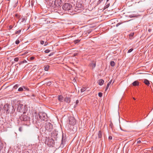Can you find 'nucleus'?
Here are the masks:
<instances>
[{"instance_id":"nucleus-1","label":"nucleus","mask_w":153,"mask_h":153,"mask_svg":"<svg viewBox=\"0 0 153 153\" xmlns=\"http://www.w3.org/2000/svg\"><path fill=\"white\" fill-rule=\"evenodd\" d=\"M3 108L7 114H12L15 111L13 106L10 105L6 104L4 105Z\"/></svg>"},{"instance_id":"nucleus-2","label":"nucleus","mask_w":153,"mask_h":153,"mask_svg":"<svg viewBox=\"0 0 153 153\" xmlns=\"http://www.w3.org/2000/svg\"><path fill=\"white\" fill-rule=\"evenodd\" d=\"M83 5L81 1H77L76 7H75V11L79 12L80 11L83 9Z\"/></svg>"},{"instance_id":"nucleus-3","label":"nucleus","mask_w":153,"mask_h":153,"mask_svg":"<svg viewBox=\"0 0 153 153\" xmlns=\"http://www.w3.org/2000/svg\"><path fill=\"white\" fill-rule=\"evenodd\" d=\"M62 8L64 10H72V6L71 4L66 3L63 6Z\"/></svg>"},{"instance_id":"nucleus-4","label":"nucleus","mask_w":153,"mask_h":153,"mask_svg":"<svg viewBox=\"0 0 153 153\" xmlns=\"http://www.w3.org/2000/svg\"><path fill=\"white\" fill-rule=\"evenodd\" d=\"M69 124L71 126H74L76 124V120L73 117H69Z\"/></svg>"},{"instance_id":"nucleus-5","label":"nucleus","mask_w":153,"mask_h":153,"mask_svg":"<svg viewBox=\"0 0 153 153\" xmlns=\"http://www.w3.org/2000/svg\"><path fill=\"white\" fill-rule=\"evenodd\" d=\"M45 128L48 131H51L53 129V125L51 123H48L46 124Z\"/></svg>"},{"instance_id":"nucleus-6","label":"nucleus","mask_w":153,"mask_h":153,"mask_svg":"<svg viewBox=\"0 0 153 153\" xmlns=\"http://www.w3.org/2000/svg\"><path fill=\"white\" fill-rule=\"evenodd\" d=\"M21 120L23 121H27L30 120V117L27 115L23 114L20 117Z\"/></svg>"},{"instance_id":"nucleus-7","label":"nucleus","mask_w":153,"mask_h":153,"mask_svg":"<svg viewBox=\"0 0 153 153\" xmlns=\"http://www.w3.org/2000/svg\"><path fill=\"white\" fill-rule=\"evenodd\" d=\"M39 117L40 119L42 120L45 121L47 120V115L45 113L41 114H39Z\"/></svg>"},{"instance_id":"nucleus-8","label":"nucleus","mask_w":153,"mask_h":153,"mask_svg":"<svg viewBox=\"0 0 153 153\" xmlns=\"http://www.w3.org/2000/svg\"><path fill=\"white\" fill-rule=\"evenodd\" d=\"M24 105L22 104H19L18 106L17 110L20 112H22L23 109Z\"/></svg>"},{"instance_id":"nucleus-9","label":"nucleus","mask_w":153,"mask_h":153,"mask_svg":"<svg viewBox=\"0 0 153 153\" xmlns=\"http://www.w3.org/2000/svg\"><path fill=\"white\" fill-rule=\"evenodd\" d=\"M62 2L61 0H55L54 4L57 7L60 6Z\"/></svg>"},{"instance_id":"nucleus-10","label":"nucleus","mask_w":153,"mask_h":153,"mask_svg":"<svg viewBox=\"0 0 153 153\" xmlns=\"http://www.w3.org/2000/svg\"><path fill=\"white\" fill-rule=\"evenodd\" d=\"M89 66L92 68V69H94L96 66V62L94 61H92L91 62L89 65Z\"/></svg>"},{"instance_id":"nucleus-11","label":"nucleus","mask_w":153,"mask_h":153,"mask_svg":"<svg viewBox=\"0 0 153 153\" xmlns=\"http://www.w3.org/2000/svg\"><path fill=\"white\" fill-rule=\"evenodd\" d=\"M139 82L137 81H134L132 83L133 85L134 86H138L139 85Z\"/></svg>"},{"instance_id":"nucleus-12","label":"nucleus","mask_w":153,"mask_h":153,"mask_svg":"<svg viewBox=\"0 0 153 153\" xmlns=\"http://www.w3.org/2000/svg\"><path fill=\"white\" fill-rule=\"evenodd\" d=\"M144 82L145 84L148 86H149L150 84V82L147 79H144Z\"/></svg>"},{"instance_id":"nucleus-13","label":"nucleus","mask_w":153,"mask_h":153,"mask_svg":"<svg viewBox=\"0 0 153 153\" xmlns=\"http://www.w3.org/2000/svg\"><path fill=\"white\" fill-rule=\"evenodd\" d=\"M64 100L67 103H69L71 101L70 98L68 97H66L64 99Z\"/></svg>"},{"instance_id":"nucleus-14","label":"nucleus","mask_w":153,"mask_h":153,"mask_svg":"<svg viewBox=\"0 0 153 153\" xmlns=\"http://www.w3.org/2000/svg\"><path fill=\"white\" fill-rule=\"evenodd\" d=\"M104 82V81L102 79H101L99 80L98 84L100 85H102L103 84Z\"/></svg>"},{"instance_id":"nucleus-15","label":"nucleus","mask_w":153,"mask_h":153,"mask_svg":"<svg viewBox=\"0 0 153 153\" xmlns=\"http://www.w3.org/2000/svg\"><path fill=\"white\" fill-rule=\"evenodd\" d=\"M63 97L62 95H60L58 98V100L60 101H62L63 100Z\"/></svg>"},{"instance_id":"nucleus-16","label":"nucleus","mask_w":153,"mask_h":153,"mask_svg":"<svg viewBox=\"0 0 153 153\" xmlns=\"http://www.w3.org/2000/svg\"><path fill=\"white\" fill-rule=\"evenodd\" d=\"M44 68L45 71H48L49 69V66L48 65H46L44 66Z\"/></svg>"},{"instance_id":"nucleus-17","label":"nucleus","mask_w":153,"mask_h":153,"mask_svg":"<svg viewBox=\"0 0 153 153\" xmlns=\"http://www.w3.org/2000/svg\"><path fill=\"white\" fill-rule=\"evenodd\" d=\"M102 136V134L100 131H99L98 132V137L99 138H101Z\"/></svg>"},{"instance_id":"nucleus-18","label":"nucleus","mask_w":153,"mask_h":153,"mask_svg":"<svg viewBox=\"0 0 153 153\" xmlns=\"http://www.w3.org/2000/svg\"><path fill=\"white\" fill-rule=\"evenodd\" d=\"M110 65L112 67L114 66V65H115V62H114V61H111L110 62Z\"/></svg>"},{"instance_id":"nucleus-19","label":"nucleus","mask_w":153,"mask_h":153,"mask_svg":"<svg viewBox=\"0 0 153 153\" xmlns=\"http://www.w3.org/2000/svg\"><path fill=\"white\" fill-rule=\"evenodd\" d=\"M86 88L85 87H83L82 88V89L81 90V92H82L85 91L86 90Z\"/></svg>"},{"instance_id":"nucleus-20","label":"nucleus","mask_w":153,"mask_h":153,"mask_svg":"<svg viewBox=\"0 0 153 153\" xmlns=\"http://www.w3.org/2000/svg\"><path fill=\"white\" fill-rule=\"evenodd\" d=\"M23 88L20 87L19 88L18 91H23Z\"/></svg>"},{"instance_id":"nucleus-21","label":"nucleus","mask_w":153,"mask_h":153,"mask_svg":"<svg viewBox=\"0 0 153 153\" xmlns=\"http://www.w3.org/2000/svg\"><path fill=\"white\" fill-rule=\"evenodd\" d=\"M110 84H108V83L106 87V88H105V91H107V89H108L109 85H110Z\"/></svg>"},{"instance_id":"nucleus-22","label":"nucleus","mask_w":153,"mask_h":153,"mask_svg":"<svg viewBox=\"0 0 153 153\" xmlns=\"http://www.w3.org/2000/svg\"><path fill=\"white\" fill-rule=\"evenodd\" d=\"M140 139V138H139L137 139V143H141V142Z\"/></svg>"},{"instance_id":"nucleus-23","label":"nucleus","mask_w":153,"mask_h":153,"mask_svg":"<svg viewBox=\"0 0 153 153\" xmlns=\"http://www.w3.org/2000/svg\"><path fill=\"white\" fill-rule=\"evenodd\" d=\"M19 60V58L18 57L15 58L14 59V61L16 62H18Z\"/></svg>"},{"instance_id":"nucleus-24","label":"nucleus","mask_w":153,"mask_h":153,"mask_svg":"<svg viewBox=\"0 0 153 153\" xmlns=\"http://www.w3.org/2000/svg\"><path fill=\"white\" fill-rule=\"evenodd\" d=\"M133 50V48H131V49H130L129 50H128V53H130L131 52H132V51Z\"/></svg>"},{"instance_id":"nucleus-25","label":"nucleus","mask_w":153,"mask_h":153,"mask_svg":"<svg viewBox=\"0 0 153 153\" xmlns=\"http://www.w3.org/2000/svg\"><path fill=\"white\" fill-rule=\"evenodd\" d=\"M102 94L101 92H99L98 93V96L99 97H101L102 96Z\"/></svg>"},{"instance_id":"nucleus-26","label":"nucleus","mask_w":153,"mask_h":153,"mask_svg":"<svg viewBox=\"0 0 153 153\" xmlns=\"http://www.w3.org/2000/svg\"><path fill=\"white\" fill-rule=\"evenodd\" d=\"M21 32V30H19L17 31H16V34H19V33H20Z\"/></svg>"},{"instance_id":"nucleus-27","label":"nucleus","mask_w":153,"mask_h":153,"mask_svg":"<svg viewBox=\"0 0 153 153\" xmlns=\"http://www.w3.org/2000/svg\"><path fill=\"white\" fill-rule=\"evenodd\" d=\"M74 42L75 43H76L79 42V40L78 39L76 40H74Z\"/></svg>"},{"instance_id":"nucleus-28","label":"nucleus","mask_w":153,"mask_h":153,"mask_svg":"<svg viewBox=\"0 0 153 153\" xmlns=\"http://www.w3.org/2000/svg\"><path fill=\"white\" fill-rule=\"evenodd\" d=\"M20 42L19 40H17L16 41L15 43L16 44H18Z\"/></svg>"},{"instance_id":"nucleus-29","label":"nucleus","mask_w":153,"mask_h":153,"mask_svg":"<svg viewBox=\"0 0 153 153\" xmlns=\"http://www.w3.org/2000/svg\"><path fill=\"white\" fill-rule=\"evenodd\" d=\"M18 87V85H14L13 87V88L15 89H17Z\"/></svg>"},{"instance_id":"nucleus-30","label":"nucleus","mask_w":153,"mask_h":153,"mask_svg":"<svg viewBox=\"0 0 153 153\" xmlns=\"http://www.w3.org/2000/svg\"><path fill=\"white\" fill-rule=\"evenodd\" d=\"M19 131H20V132H21L22 131V127H19Z\"/></svg>"},{"instance_id":"nucleus-31","label":"nucleus","mask_w":153,"mask_h":153,"mask_svg":"<svg viewBox=\"0 0 153 153\" xmlns=\"http://www.w3.org/2000/svg\"><path fill=\"white\" fill-rule=\"evenodd\" d=\"M50 51L48 49L46 50L45 51V52L46 53H49Z\"/></svg>"},{"instance_id":"nucleus-32","label":"nucleus","mask_w":153,"mask_h":153,"mask_svg":"<svg viewBox=\"0 0 153 153\" xmlns=\"http://www.w3.org/2000/svg\"><path fill=\"white\" fill-rule=\"evenodd\" d=\"M44 43V41L43 40H41L40 41V43L42 45H43Z\"/></svg>"},{"instance_id":"nucleus-33","label":"nucleus","mask_w":153,"mask_h":153,"mask_svg":"<svg viewBox=\"0 0 153 153\" xmlns=\"http://www.w3.org/2000/svg\"><path fill=\"white\" fill-rule=\"evenodd\" d=\"M103 0H99L98 1V4H100L102 1Z\"/></svg>"},{"instance_id":"nucleus-34","label":"nucleus","mask_w":153,"mask_h":153,"mask_svg":"<svg viewBox=\"0 0 153 153\" xmlns=\"http://www.w3.org/2000/svg\"><path fill=\"white\" fill-rule=\"evenodd\" d=\"M112 137L111 136H109L108 137V139L110 140H112Z\"/></svg>"},{"instance_id":"nucleus-35","label":"nucleus","mask_w":153,"mask_h":153,"mask_svg":"<svg viewBox=\"0 0 153 153\" xmlns=\"http://www.w3.org/2000/svg\"><path fill=\"white\" fill-rule=\"evenodd\" d=\"M134 35V33H131L130 34V36H133Z\"/></svg>"},{"instance_id":"nucleus-36","label":"nucleus","mask_w":153,"mask_h":153,"mask_svg":"<svg viewBox=\"0 0 153 153\" xmlns=\"http://www.w3.org/2000/svg\"><path fill=\"white\" fill-rule=\"evenodd\" d=\"M79 102V101L78 100H77L76 101V104H77Z\"/></svg>"},{"instance_id":"nucleus-37","label":"nucleus","mask_w":153,"mask_h":153,"mask_svg":"<svg viewBox=\"0 0 153 153\" xmlns=\"http://www.w3.org/2000/svg\"><path fill=\"white\" fill-rule=\"evenodd\" d=\"M13 26H12V25H10V26H9V29H11L13 28Z\"/></svg>"},{"instance_id":"nucleus-38","label":"nucleus","mask_w":153,"mask_h":153,"mask_svg":"<svg viewBox=\"0 0 153 153\" xmlns=\"http://www.w3.org/2000/svg\"><path fill=\"white\" fill-rule=\"evenodd\" d=\"M48 43L47 42H45L44 45V46H46L48 45Z\"/></svg>"},{"instance_id":"nucleus-39","label":"nucleus","mask_w":153,"mask_h":153,"mask_svg":"<svg viewBox=\"0 0 153 153\" xmlns=\"http://www.w3.org/2000/svg\"><path fill=\"white\" fill-rule=\"evenodd\" d=\"M109 6V4H107L106 6V8H107Z\"/></svg>"},{"instance_id":"nucleus-40","label":"nucleus","mask_w":153,"mask_h":153,"mask_svg":"<svg viewBox=\"0 0 153 153\" xmlns=\"http://www.w3.org/2000/svg\"><path fill=\"white\" fill-rule=\"evenodd\" d=\"M112 80H110V81L108 83L110 85V84H111V82H112Z\"/></svg>"},{"instance_id":"nucleus-41","label":"nucleus","mask_w":153,"mask_h":153,"mask_svg":"<svg viewBox=\"0 0 153 153\" xmlns=\"http://www.w3.org/2000/svg\"><path fill=\"white\" fill-rule=\"evenodd\" d=\"M120 24V23H118V24H117V25H116V26H117V27Z\"/></svg>"},{"instance_id":"nucleus-42","label":"nucleus","mask_w":153,"mask_h":153,"mask_svg":"<svg viewBox=\"0 0 153 153\" xmlns=\"http://www.w3.org/2000/svg\"><path fill=\"white\" fill-rule=\"evenodd\" d=\"M151 30H152L151 29H149L148 30V31L149 32H151Z\"/></svg>"},{"instance_id":"nucleus-43","label":"nucleus","mask_w":153,"mask_h":153,"mask_svg":"<svg viewBox=\"0 0 153 153\" xmlns=\"http://www.w3.org/2000/svg\"><path fill=\"white\" fill-rule=\"evenodd\" d=\"M2 109L1 107V105H0V111H1Z\"/></svg>"},{"instance_id":"nucleus-44","label":"nucleus","mask_w":153,"mask_h":153,"mask_svg":"<svg viewBox=\"0 0 153 153\" xmlns=\"http://www.w3.org/2000/svg\"><path fill=\"white\" fill-rule=\"evenodd\" d=\"M24 63V62H23L22 61L20 62V64H22V63Z\"/></svg>"},{"instance_id":"nucleus-45","label":"nucleus","mask_w":153,"mask_h":153,"mask_svg":"<svg viewBox=\"0 0 153 153\" xmlns=\"http://www.w3.org/2000/svg\"><path fill=\"white\" fill-rule=\"evenodd\" d=\"M30 58H31V59H34V57H31Z\"/></svg>"},{"instance_id":"nucleus-46","label":"nucleus","mask_w":153,"mask_h":153,"mask_svg":"<svg viewBox=\"0 0 153 153\" xmlns=\"http://www.w3.org/2000/svg\"><path fill=\"white\" fill-rule=\"evenodd\" d=\"M76 54H77L74 53V56H76Z\"/></svg>"},{"instance_id":"nucleus-47","label":"nucleus","mask_w":153,"mask_h":153,"mask_svg":"<svg viewBox=\"0 0 153 153\" xmlns=\"http://www.w3.org/2000/svg\"><path fill=\"white\" fill-rule=\"evenodd\" d=\"M133 99L134 100H135L136 99L134 98V97H133Z\"/></svg>"},{"instance_id":"nucleus-48","label":"nucleus","mask_w":153,"mask_h":153,"mask_svg":"<svg viewBox=\"0 0 153 153\" xmlns=\"http://www.w3.org/2000/svg\"><path fill=\"white\" fill-rule=\"evenodd\" d=\"M24 19H25L24 18H23V19H22V20L24 21Z\"/></svg>"},{"instance_id":"nucleus-49","label":"nucleus","mask_w":153,"mask_h":153,"mask_svg":"<svg viewBox=\"0 0 153 153\" xmlns=\"http://www.w3.org/2000/svg\"><path fill=\"white\" fill-rule=\"evenodd\" d=\"M51 83V82H48V84H50V83Z\"/></svg>"},{"instance_id":"nucleus-50","label":"nucleus","mask_w":153,"mask_h":153,"mask_svg":"<svg viewBox=\"0 0 153 153\" xmlns=\"http://www.w3.org/2000/svg\"><path fill=\"white\" fill-rule=\"evenodd\" d=\"M51 83V82H48V84H50V83Z\"/></svg>"},{"instance_id":"nucleus-51","label":"nucleus","mask_w":153,"mask_h":153,"mask_svg":"<svg viewBox=\"0 0 153 153\" xmlns=\"http://www.w3.org/2000/svg\"><path fill=\"white\" fill-rule=\"evenodd\" d=\"M23 87V88H25V87Z\"/></svg>"},{"instance_id":"nucleus-52","label":"nucleus","mask_w":153,"mask_h":153,"mask_svg":"<svg viewBox=\"0 0 153 153\" xmlns=\"http://www.w3.org/2000/svg\"><path fill=\"white\" fill-rule=\"evenodd\" d=\"M110 126H111V124H110Z\"/></svg>"},{"instance_id":"nucleus-53","label":"nucleus","mask_w":153,"mask_h":153,"mask_svg":"<svg viewBox=\"0 0 153 153\" xmlns=\"http://www.w3.org/2000/svg\"><path fill=\"white\" fill-rule=\"evenodd\" d=\"M109 0H107V1H109Z\"/></svg>"},{"instance_id":"nucleus-54","label":"nucleus","mask_w":153,"mask_h":153,"mask_svg":"<svg viewBox=\"0 0 153 153\" xmlns=\"http://www.w3.org/2000/svg\"><path fill=\"white\" fill-rule=\"evenodd\" d=\"M23 62H24V63L25 62V61H22Z\"/></svg>"}]
</instances>
